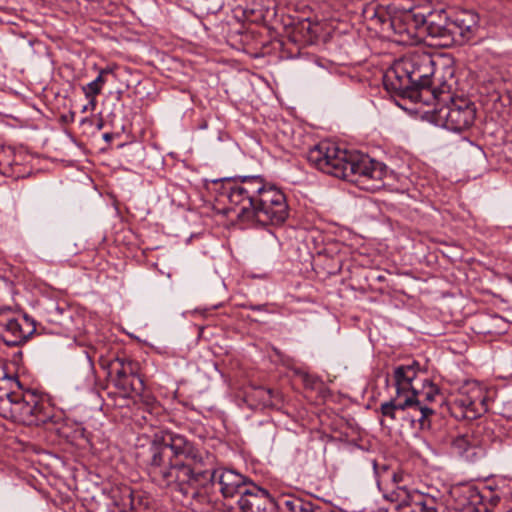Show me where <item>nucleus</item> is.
I'll list each match as a JSON object with an SVG mask.
<instances>
[{
	"instance_id": "obj_21",
	"label": "nucleus",
	"mask_w": 512,
	"mask_h": 512,
	"mask_svg": "<svg viewBox=\"0 0 512 512\" xmlns=\"http://www.w3.org/2000/svg\"><path fill=\"white\" fill-rule=\"evenodd\" d=\"M363 14L372 25L379 26L384 32L389 31L390 22L394 19V15H391L386 7L376 3L368 4L364 8Z\"/></svg>"
},
{
	"instance_id": "obj_4",
	"label": "nucleus",
	"mask_w": 512,
	"mask_h": 512,
	"mask_svg": "<svg viewBox=\"0 0 512 512\" xmlns=\"http://www.w3.org/2000/svg\"><path fill=\"white\" fill-rule=\"evenodd\" d=\"M147 469L152 480L180 492L184 497L195 495L191 483H196L193 470L188 466L176 463L164 442L154 441L150 447V458ZM198 476L201 474L198 473ZM201 477H198V480Z\"/></svg>"
},
{
	"instance_id": "obj_31",
	"label": "nucleus",
	"mask_w": 512,
	"mask_h": 512,
	"mask_svg": "<svg viewBox=\"0 0 512 512\" xmlns=\"http://www.w3.org/2000/svg\"><path fill=\"white\" fill-rule=\"evenodd\" d=\"M249 309H252V310H259V311H262L265 309V306L264 305H249L247 306Z\"/></svg>"
},
{
	"instance_id": "obj_33",
	"label": "nucleus",
	"mask_w": 512,
	"mask_h": 512,
	"mask_svg": "<svg viewBox=\"0 0 512 512\" xmlns=\"http://www.w3.org/2000/svg\"><path fill=\"white\" fill-rule=\"evenodd\" d=\"M54 309L56 312H62V310H60L59 307H57V306Z\"/></svg>"
},
{
	"instance_id": "obj_2",
	"label": "nucleus",
	"mask_w": 512,
	"mask_h": 512,
	"mask_svg": "<svg viewBox=\"0 0 512 512\" xmlns=\"http://www.w3.org/2000/svg\"><path fill=\"white\" fill-rule=\"evenodd\" d=\"M308 161L326 174L352 182L362 178L381 181L385 167L356 151L341 149L331 141H321L307 153Z\"/></svg>"
},
{
	"instance_id": "obj_24",
	"label": "nucleus",
	"mask_w": 512,
	"mask_h": 512,
	"mask_svg": "<svg viewBox=\"0 0 512 512\" xmlns=\"http://www.w3.org/2000/svg\"><path fill=\"white\" fill-rule=\"evenodd\" d=\"M440 392L438 387L433 384L429 379L424 378L421 380V388L418 387L417 398L421 399L423 403L431 406L439 397Z\"/></svg>"
},
{
	"instance_id": "obj_14",
	"label": "nucleus",
	"mask_w": 512,
	"mask_h": 512,
	"mask_svg": "<svg viewBox=\"0 0 512 512\" xmlns=\"http://www.w3.org/2000/svg\"><path fill=\"white\" fill-rule=\"evenodd\" d=\"M423 42L425 36L438 39L436 45L450 46L455 43L454 30L451 27V19L446 16L444 11L430 13L425 17V22L422 25Z\"/></svg>"
},
{
	"instance_id": "obj_18",
	"label": "nucleus",
	"mask_w": 512,
	"mask_h": 512,
	"mask_svg": "<svg viewBox=\"0 0 512 512\" xmlns=\"http://www.w3.org/2000/svg\"><path fill=\"white\" fill-rule=\"evenodd\" d=\"M451 27L456 42L468 41L478 30L479 16L470 10L459 11L451 18Z\"/></svg>"
},
{
	"instance_id": "obj_32",
	"label": "nucleus",
	"mask_w": 512,
	"mask_h": 512,
	"mask_svg": "<svg viewBox=\"0 0 512 512\" xmlns=\"http://www.w3.org/2000/svg\"><path fill=\"white\" fill-rule=\"evenodd\" d=\"M88 108H89V106H88V105L84 106V107H83V109H82V112L87 111V110H88Z\"/></svg>"
},
{
	"instance_id": "obj_25",
	"label": "nucleus",
	"mask_w": 512,
	"mask_h": 512,
	"mask_svg": "<svg viewBox=\"0 0 512 512\" xmlns=\"http://www.w3.org/2000/svg\"><path fill=\"white\" fill-rule=\"evenodd\" d=\"M141 400L149 413L157 412L160 408L156 399L151 395H143Z\"/></svg>"
},
{
	"instance_id": "obj_12",
	"label": "nucleus",
	"mask_w": 512,
	"mask_h": 512,
	"mask_svg": "<svg viewBox=\"0 0 512 512\" xmlns=\"http://www.w3.org/2000/svg\"><path fill=\"white\" fill-rule=\"evenodd\" d=\"M391 501L403 512H439L440 505L435 497L418 490L398 486L391 494Z\"/></svg>"
},
{
	"instance_id": "obj_13",
	"label": "nucleus",
	"mask_w": 512,
	"mask_h": 512,
	"mask_svg": "<svg viewBox=\"0 0 512 512\" xmlns=\"http://www.w3.org/2000/svg\"><path fill=\"white\" fill-rule=\"evenodd\" d=\"M34 331V325L27 318L0 315V338L7 346L23 344Z\"/></svg>"
},
{
	"instance_id": "obj_30",
	"label": "nucleus",
	"mask_w": 512,
	"mask_h": 512,
	"mask_svg": "<svg viewBox=\"0 0 512 512\" xmlns=\"http://www.w3.org/2000/svg\"><path fill=\"white\" fill-rule=\"evenodd\" d=\"M86 98L89 99L88 106L90 107L91 110H94L95 106H96V96H86Z\"/></svg>"
},
{
	"instance_id": "obj_7",
	"label": "nucleus",
	"mask_w": 512,
	"mask_h": 512,
	"mask_svg": "<svg viewBox=\"0 0 512 512\" xmlns=\"http://www.w3.org/2000/svg\"><path fill=\"white\" fill-rule=\"evenodd\" d=\"M209 467L211 468H208L207 470L212 474L210 479L196 489L195 495H188V498L196 500L199 503L206 502L208 498L206 488L215 483L219 485V490L225 498L233 497L236 494H239L241 497L244 495L245 490H249L250 485L252 484L247 482V478L245 476L234 470L217 468L214 455Z\"/></svg>"
},
{
	"instance_id": "obj_16",
	"label": "nucleus",
	"mask_w": 512,
	"mask_h": 512,
	"mask_svg": "<svg viewBox=\"0 0 512 512\" xmlns=\"http://www.w3.org/2000/svg\"><path fill=\"white\" fill-rule=\"evenodd\" d=\"M483 444L481 428L471 427L452 438L451 449L454 453L472 460L476 455V450Z\"/></svg>"
},
{
	"instance_id": "obj_26",
	"label": "nucleus",
	"mask_w": 512,
	"mask_h": 512,
	"mask_svg": "<svg viewBox=\"0 0 512 512\" xmlns=\"http://www.w3.org/2000/svg\"><path fill=\"white\" fill-rule=\"evenodd\" d=\"M466 494L469 499L470 505L476 506L477 504L481 503L483 496L480 494V492L477 489L468 488L466 490Z\"/></svg>"
},
{
	"instance_id": "obj_5",
	"label": "nucleus",
	"mask_w": 512,
	"mask_h": 512,
	"mask_svg": "<svg viewBox=\"0 0 512 512\" xmlns=\"http://www.w3.org/2000/svg\"><path fill=\"white\" fill-rule=\"evenodd\" d=\"M164 444L168 446V450L175 457V462L188 466L193 470V478H198L197 475L200 473V479L196 480V483H191L192 490L196 493V489L206 483L212 474L206 469H210L213 455L207 451H201L198 449L193 442L186 439L180 434L169 433L163 437Z\"/></svg>"
},
{
	"instance_id": "obj_9",
	"label": "nucleus",
	"mask_w": 512,
	"mask_h": 512,
	"mask_svg": "<svg viewBox=\"0 0 512 512\" xmlns=\"http://www.w3.org/2000/svg\"><path fill=\"white\" fill-rule=\"evenodd\" d=\"M450 414L457 420H474L488 410L487 395L476 383H467L449 401Z\"/></svg>"
},
{
	"instance_id": "obj_6",
	"label": "nucleus",
	"mask_w": 512,
	"mask_h": 512,
	"mask_svg": "<svg viewBox=\"0 0 512 512\" xmlns=\"http://www.w3.org/2000/svg\"><path fill=\"white\" fill-rule=\"evenodd\" d=\"M383 417L391 421L401 420L407 422L413 428L420 430L431 427L430 417L435 413L432 406L423 403L417 396L399 398L394 397L384 402L380 407Z\"/></svg>"
},
{
	"instance_id": "obj_27",
	"label": "nucleus",
	"mask_w": 512,
	"mask_h": 512,
	"mask_svg": "<svg viewBox=\"0 0 512 512\" xmlns=\"http://www.w3.org/2000/svg\"><path fill=\"white\" fill-rule=\"evenodd\" d=\"M85 96H97L101 93L102 88L98 86L94 81L88 83L82 87Z\"/></svg>"
},
{
	"instance_id": "obj_8",
	"label": "nucleus",
	"mask_w": 512,
	"mask_h": 512,
	"mask_svg": "<svg viewBox=\"0 0 512 512\" xmlns=\"http://www.w3.org/2000/svg\"><path fill=\"white\" fill-rule=\"evenodd\" d=\"M450 99L449 104L435 109V120L448 130L460 132L472 126L476 117V108L473 102L467 98L439 97L437 101Z\"/></svg>"
},
{
	"instance_id": "obj_23",
	"label": "nucleus",
	"mask_w": 512,
	"mask_h": 512,
	"mask_svg": "<svg viewBox=\"0 0 512 512\" xmlns=\"http://www.w3.org/2000/svg\"><path fill=\"white\" fill-rule=\"evenodd\" d=\"M19 388L20 382L17 376L8 374L6 363L0 360V401H3L5 396H9L12 389Z\"/></svg>"
},
{
	"instance_id": "obj_22",
	"label": "nucleus",
	"mask_w": 512,
	"mask_h": 512,
	"mask_svg": "<svg viewBox=\"0 0 512 512\" xmlns=\"http://www.w3.org/2000/svg\"><path fill=\"white\" fill-rule=\"evenodd\" d=\"M277 505L283 512H321L312 502L291 495L279 498Z\"/></svg>"
},
{
	"instance_id": "obj_3",
	"label": "nucleus",
	"mask_w": 512,
	"mask_h": 512,
	"mask_svg": "<svg viewBox=\"0 0 512 512\" xmlns=\"http://www.w3.org/2000/svg\"><path fill=\"white\" fill-rule=\"evenodd\" d=\"M435 73V62L430 53L414 52L396 62L384 75L385 89L414 102H426L424 94L438 100L442 92L431 90V77Z\"/></svg>"
},
{
	"instance_id": "obj_29",
	"label": "nucleus",
	"mask_w": 512,
	"mask_h": 512,
	"mask_svg": "<svg viewBox=\"0 0 512 512\" xmlns=\"http://www.w3.org/2000/svg\"><path fill=\"white\" fill-rule=\"evenodd\" d=\"M108 73L107 70L103 69L100 71L99 75L97 76V78L95 80H93L98 86H100L101 88L103 87V85L106 83V79L104 78V75Z\"/></svg>"
},
{
	"instance_id": "obj_19",
	"label": "nucleus",
	"mask_w": 512,
	"mask_h": 512,
	"mask_svg": "<svg viewBox=\"0 0 512 512\" xmlns=\"http://www.w3.org/2000/svg\"><path fill=\"white\" fill-rule=\"evenodd\" d=\"M271 502L267 490L251 484L238 501L242 512H267V504Z\"/></svg>"
},
{
	"instance_id": "obj_20",
	"label": "nucleus",
	"mask_w": 512,
	"mask_h": 512,
	"mask_svg": "<svg viewBox=\"0 0 512 512\" xmlns=\"http://www.w3.org/2000/svg\"><path fill=\"white\" fill-rule=\"evenodd\" d=\"M53 409L50 404L39 395L36 398V407H31L25 417L24 425H45L54 422Z\"/></svg>"
},
{
	"instance_id": "obj_10",
	"label": "nucleus",
	"mask_w": 512,
	"mask_h": 512,
	"mask_svg": "<svg viewBox=\"0 0 512 512\" xmlns=\"http://www.w3.org/2000/svg\"><path fill=\"white\" fill-rule=\"evenodd\" d=\"M424 22L425 16L421 14H395L389 28V31L393 32V41L405 46H414L422 43V25Z\"/></svg>"
},
{
	"instance_id": "obj_15",
	"label": "nucleus",
	"mask_w": 512,
	"mask_h": 512,
	"mask_svg": "<svg viewBox=\"0 0 512 512\" xmlns=\"http://www.w3.org/2000/svg\"><path fill=\"white\" fill-rule=\"evenodd\" d=\"M419 372L420 365L417 362H413L409 365H399L394 369L395 397L405 398L410 395L417 396L418 382L421 383L422 380L420 379Z\"/></svg>"
},
{
	"instance_id": "obj_11",
	"label": "nucleus",
	"mask_w": 512,
	"mask_h": 512,
	"mask_svg": "<svg viewBox=\"0 0 512 512\" xmlns=\"http://www.w3.org/2000/svg\"><path fill=\"white\" fill-rule=\"evenodd\" d=\"M109 374H115L114 385L124 396L140 394L144 390L143 379L139 376L137 362L115 358L109 363Z\"/></svg>"
},
{
	"instance_id": "obj_28",
	"label": "nucleus",
	"mask_w": 512,
	"mask_h": 512,
	"mask_svg": "<svg viewBox=\"0 0 512 512\" xmlns=\"http://www.w3.org/2000/svg\"><path fill=\"white\" fill-rule=\"evenodd\" d=\"M256 393L261 398L264 405L271 404V399L273 395V391L271 389L260 388L256 391Z\"/></svg>"
},
{
	"instance_id": "obj_17",
	"label": "nucleus",
	"mask_w": 512,
	"mask_h": 512,
	"mask_svg": "<svg viewBox=\"0 0 512 512\" xmlns=\"http://www.w3.org/2000/svg\"><path fill=\"white\" fill-rule=\"evenodd\" d=\"M37 397L38 394L32 391L16 392L15 389H12L11 394L5 396L2 402L5 408L9 410L11 418L23 424L29 409L36 407Z\"/></svg>"
},
{
	"instance_id": "obj_1",
	"label": "nucleus",
	"mask_w": 512,
	"mask_h": 512,
	"mask_svg": "<svg viewBox=\"0 0 512 512\" xmlns=\"http://www.w3.org/2000/svg\"><path fill=\"white\" fill-rule=\"evenodd\" d=\"M230 209L241 221L280 225L288 218L284 193L259 176H243L225 187Z\"/></svg>"
}]
</instances>
